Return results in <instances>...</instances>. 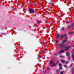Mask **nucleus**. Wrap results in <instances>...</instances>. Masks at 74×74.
Wrapping results in <instances>:
<instances>
[{"label": "nucleus", "instance_id": "1", "mask_svg": "<svg viewBox=\"0 0 74 74\" xmlns=\"http://www.w3.org/2000/svg\"><path fill=\"white\" fill-rule=\"evenodd\" d=\"M58 47L60 48L64 49L65 51H67L70 48V46L67 47L65 45H63L62 44L60 43L58 45Z\"/></svg>", "mask_w": 74, "mask_h": 74}, {"label": "nucleus", "instance_id": "2", "mask_svg": "<svg viewBox=\"0 0 74 74\" xmlns=\"http://www.w3.org/2000/svg\"><path fill=\"white\" fill-rule=\"evenodd\" d=\"M50 65H51V64H52V65H51V67H55V66L56 65V64H55V62H53V60H51V61L50 63Z\"/></svg>", "mask_w": 74, "mask_h": 74}, {"label": "nucleus", "instance_id": "3", "mask_svg": "<svg viewBox=\"0 0 74 74\" xmlns=\"http://www.w3.org/2000/svg\"><path fill=\"white\" fill-rule=\"evenodd\" d=\"M34 9H33L31 8L29 9V12L30 14H34Z\"/></svg>", "mask_w": 74, "mask_h": 74}, {"label": "nucleus", "instance_id": "4", "mask_svg": "<svg viewBox=\"0 0 74 74\" xmlns=\"http://www.w3.org/2000/svg\"><path fill=\"white\" fill-rule=\"evenodd\" d=\"M66 36H67V34H64V35H62L61 37H60V40H62V39L64 37H66Z\"/></svg>", "mask_w": 74, "mask_h": 74}, {"label": "nucleus", "instance_id": "5", "mask_svg": "<svg viewBox=\"0 0 74 74\" xmlns=\"http://www.w3.org/2000/svg\"><path fill=\"white\" fill-rule=\"evenodd\" d=\"M66 28L64 27H62L61 29V31H62V32L64 31V30Z\"/></svg>", "mask_w": 74, "mask_h": 74}, {"label": "nucleus", "instance_id": "6", "mask_svg": "<svg viewBox=\"0 0 74 74\" xmlns=\"http://www.w3.org/2000/svg\"><path fill=\"white\" fill-rule=\"evenodd\" d=\"M64 52V50H62L59 52V54H60H60H61V52H62V53H63V52Z\"/></svg>", "mask_w": 74, "mask_h": 74}, {"label": "nucleus", "instance_id": "7", "mask_svg": "<svg viewBox=\"0 0 74 74\" xmlns=\"http://www.w3.org/2000/svg\"><path fill=\"white\" fill-rule=\"evenodd\" d=\"M71 26V27H74V23H73L72 24L70 25Z\"/></svg>", "mask_w": 74, "mask_h": 74}, {"label": "nucleus", "instance_id": "8", "mask_svg": "<svg viewBox=\"0 0 74 74\" xmlns=\"http://www.w3.org/2000/svg\"><path fill=\"white\" fill-rule=\"evenodd\" d=\"M66 41H67V40H63L62 41L63 43H65V42H66Z\"/></svg>", "mask_w": 74, "mask_h": 74}, {"label": "nucleus", "instance_id": "9", "mask_svg": "<svg viewBox=\"0 0 74 74\" xmlns=\"http://www.w3.org/2000/svg\"><path fill=\"white\" fill-rule=\"evenodd\" d=\"M74 68H73L72 69V70L71 71V73H72V74H73L74 73Z\"/></svg>", "mask_w": 74, "mask_h": 74}, {"label": "nucleus", "instance_id": "10", "mask_svg": "<svg viewBox=\"0 0 74 74\" xmlns=\"http://www.w3.org/2000/svg\"><path fill=\"white\" fill-rule=\"evenodd\" d=\"M60 36V35L58 34L56 36V37L57 38H59V37Z\"/></svg>", "mask_w": 74, "mask_h": 74}, {"label": "nucleus", "instance_id": "11", "mask_svg": "<svg viewBox=\"0 0 74 74\" xmlns=\"http://www.w3.org/2000/svg\"><path fill=\"white\" fill-rule=\"evenodd\" d=\"M66 56L68 57H69L70 53H68V54H66Z\"/></svg>", "mask_w": 74, "mask_h": 74}, {"label": "nucleus", "instance_id": "12", "mask_svg": "<svg viewBox=\"0 0 74 74\" xmlns=\"http://www.w3.org/2000/svg\"><path fill=\"white\" fill-rule=\"evenodd\" d=\"M38 56L39 58H42V56Z\"/></svg>", "mask_w": 74, "mask_h": 74}, {"label": "nucleus", "instance_id": "13", "mask_svg": "<svg viewBox=\"0 0 74 74\" xmlns=\"http://www.w3.org/2000/svg\"><path fill=\"white\" fill-rule=\"evenodd\" d=\"M68 62H65L64 63H65V64H67L68 63Z\"/></svg>", "mask_w": 74, "mask_h": 74}, {"label": "nucleus", "instance_id": "14", "mask_svg": "<svg viewBox=\"0 0 74 74\" xmlns=\"http://www.w3.org/2000/svg\"><path fill=\"white\" fill-rule=\"evenodd\" d=\"M59 66H60H60H62V64H61L59 63Z\"/></svg>", "mask_w": 74, "mask_h": 74}, {"label": "nucleus", "instance_id": "15", "mask_svg": "<svg viewBox=\"0 0 74 74\" xmlns=\"http://www.w3.org/2000/svg\"><path fill=\"white\" fill-rule=\"evenodd\" d=\"M60 58H64V56H60Z\"/></svg>", "mask_w": 74, "mask_h": 74}, {"label": "nucleus", "instance_id": "16", "mask_svg": "<svg viewBox=\"0 0 74 74\" xmlns=\"http://www.w3.org/2000/svg\"><path fill=\"white\" fill-rule=\"evenodd\" d=\"M64 66L65 67H67V66H66V65H64Z\"/></svg>", "mask_w": 74, "mask_h": 74}, {"label": "nucleus", "instance_id": "17", "mask_svg": "<svg viewBox=\"0 0 74 74\" xmlns=\"http://www.w3.org/2000/svg\"><path fill=\"white\" fill-rule=\"evenodd\" d=\"M65 23H69V22L68 21H66Z\"/></svg>", "mask_w": 74, "mask_h": 74}, {"label": "nucleus", "instance_id": "18", "mask_svg": "<svg viewBox=\"0 0 74 74\" xmlns=\"http://www.w3.org/2000/svg\"><path fill=\"white\" fill-rule=\"evenodd\" d=\"M71 27V26H70H70H68V29H70Z\"/></svg>", "mask_w": 74, "mask_h": 74}, {"label": "nucleus", "instance_id": "19", "mask_svg": "<svg viewBox=\"0 0 74 74\" xmlns=\"http://www.w3.org/2000/svg\"><path fill=\"white\" fill-rule=\"evenodd\" d=\"M60 69H62V67H61V66H60Z\"/></svg>", "mask_w": 74, "mask_h": 74}, {"label": "nucleus", "instance_id": "20", "mask_svg": "<svg viewBox=\"0 0 74 74\" xmlns=\"http://www.w3.org/2000/svg\"><path fill=\"white\" fill-rule=\"evenodd\" d=\"M73 61H74V56H73Z\"/></svg>", "mask_w": 74, "mask_h": 74}, {"label": "nucleus", "instance_id": "21", "mask_svg": "<svg viewBox=\"0 0 74 74\" xmlns=\"http://www.w3.org/2000/svg\"><path fill=\"white\" fill-rule=\"evenodd\" d=\"M61 62H64V61L63 60H62Z\"/></svg>", "mask_w": 74, "mask_h": 74}, {"label": "nucleus", "instance_id": "22", "mask_svg": "<svg viewBox=\"0 0 74 74\" xmlns=\"http://www.w3.org/2000/svg\"><path fill=\"white\" fill-rule=\"evenodd\" d=\"M65 37V39H67V37H66V36Z\"/></svg>", "mask_w": 74, "mask_h": 74}, {"label": "nucleus", "instance_id": "23", "mask_svg": "<svg viewBox=\"0 0 74 74\" xmlns=\"http://www.w3.org/2000/svg\"><path fill=\"white\" fill-rule=\"evenodd\" d=\"M60 74H63V73L62 72H60Z\"/></svg>", "mask_w": 74, "mask_h": 74}, {"label": "nucleus", "instance_id": "24", "mask_svg": "<svg viewBox=\"0 0 74 74\" xmlns=\"http://www.w3.org/2000/svg\"><path fill=\"white\" fill-rule=\"evenodd\" d=\"M47 70H49V68L48 67L47 68Z\"/></svg>", "mask_w": 74, "mask_h": 74}, {"label": "nucleus", "instance_id": "25", "mask_svg": "<svg viewBox=\"0 0 74 74\" xmlns=\"http://www.w3.org/2000/svg\"><path fill=\"white\" fill-rule=\"evenodd\" d=\"M69 34H72V33L71 32H69Z\"/></svg>", "mask_w": 74, "mask_h": 74}, {"label": "nucleus", "instance_id": "26", "mask_svg": "<svg viewBox=\"0 0 74 74\" xmlns=\"http://www.w3.org/2000/svg\"><path fill=\"white\" fill-rule=\"evenodd\" d=\"M68 43H69L70 42V41H68Z\"/></svg>", "mask_w": 74, "mask_h": 74}, {"label": "nucleus", "instance_id": "27", "mask_svg": "<svg viewBox=\"0 0 74 74\" xmlns=\"http://www.w3.org/2000/svg\"><path fill=\"white\" fill-rule=\"evenodd\" d=\"M42 54H40V56H42Z\"/></svg>", "mask_w": 74, "mask_h": 74}, {"label": "nucleus", "instance_id": "28", "mask_svg": "<svg viewBox=\"0 0 74 74\" xmlns=\"http://www.w3.org/2000/svg\"><path fill=\"white\" fill-rule=\"evenodd\" d=\"M69 59H70V58H69Z\"/></svg>", "mask_w": 74, "mask_h": 74}, {"label": "nucleus", "instance_id": "29", "mask_svg": "<svg viewBox=\"0 0 74 74\" xmlns=\"http://www.w3.org/2000/svg\"><path fill=\"white\" fill-rule=\"evenodd\" d=\"M38 23H40V22H38Z\"/></svg>", "mask_w": 74, "mask_h": 74}, {"label": "nucleus", "instance_id": "30", "mask_svg": "<svg viewBox=\"0 0 74 74\" xmlns=\"http://www.w3.org/2000/svg\"><path fill=\"white\" fill-rule=\"evenodd\" d=\"M65 1H67V0H64Z\"/></svg>", "mask_w": 74, "mask_h": 74}, {"label": "nucleus", "instance_id": "31", "mask_svg": "<svg viewBox=\"0 0 74 74\" xmlns=\"http://www.w3.org/2000/svg\"><path fill=\"white\" fill-rule=\"evenodd\" d=\"M73 47H74V45H73Z\"/></svg>", "mask_w": 74, "mask_h": 74}, {"label": "nucleus", "instance_id": "32", "mask_svg": "<svg viewBox=\"0 0 74 74\" xmlns=\"http://www.w3.org/2000/svg\"><path fill=\"white\" fill-rule=\"evenodd\" d=\"M55 55H56L55 54Z\"/></svg>", "mask_w": 74, "mask_h": 74}]
</instances>
